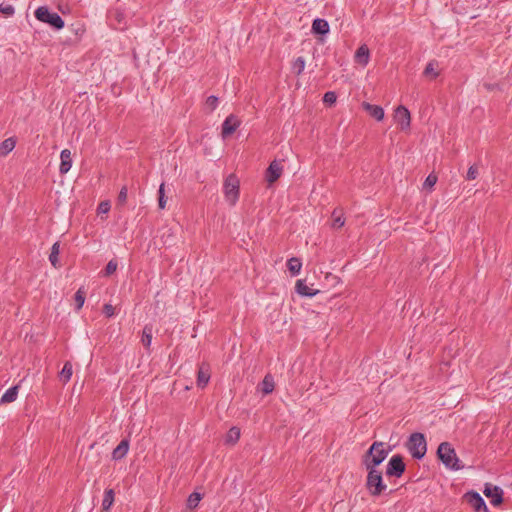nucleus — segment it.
<instances>
[{"label": "nucleus", "instance_id": "nucleus-39", "mask_svg": "<svg viewBox=\"0 0 512 512\" xmlns=\"http://www.w3.org/2000/svg\"><path fill=\"white\" fill-rule=\"evenodd\" d=\"M479 175V172H478V168L476 165H472L469 167L468 171H467V174H466V179L467 180H474L478 177Z\"/></svg>", "mask_w": 512, "mask_h": 512}, {"label": "nucleus", "instance_id": "nucleus-36", "mask_svg": "<svg viewBox=\"0 0 512 512\" xmlns=\"http://www.w3.org/2000/svg\"><path fill=\"white\" fill-rule=\"evenodd\" d=\"M332 216L334 218L333 227L341 228V227L344 226L345 219L342 217V215H337V211L336 210L333 211Z\"/></svg>", "mask_w": 512, "mask_h": 512}, {"label": "nucleus", "instance_id": "nucleus-2", "mask_svg": "<svg viewBox=\"0 0 512 512\" xmlns=\"http://www.w3.org/2000/svg\"><path fill=\"white\" fill-rule=\"evenodd\" d=\"M437 455L441 462L451 470H460L463 466L456 455L455 449L449 442H442L437 449Z\"/></svg>", "mask_w": 512, "mask_h": 512}, {"label": "nucleus", "instance_id": "nucleus-24", "mask_svg": "<svg viewBox=\"0 0 512 512\" xmlns=\"http://www.w3.org/2000/svg\"><path fill=\"white\" fill-rule=\"evenodd\" d=\"M59 253H60V243L55 242L52 245L51 252L49 255V261H50L51 265L55 268H58L60 266L59 259H58Z\"/></svg>", "mask_w": 512, "mask_h": 512}, {"label": "nucleus", "instance_id": "nucleus-3", "mask_svg": "<svg viewBox=\"0 0 512 512\" xmlns=\"http://www.w3.org/2000/svg\"><path fill=\"white\" fill-rule=\"evenodd\" d=\"M368 471L366 479V488L372 496L381 495L387 485L383 482L382 473L377 468H366Z\"/></svg>", "mask_w": 512, "mask_h": 512}, {"label": "nucleus", "instance_id": "nucleus-37", "mask_svg": "<svg viewBox=\"0 0 512 512\" xmlns=\"http://www.w3.org/2000/svg\"><path fill=\"white\" fill-rule=\"evenodd\" d=\"M164 183H162L159 187V191H158V194H159V199H158V205H159V208L160 209H164L165 206H166V200H165V195H164Z\"/></svg>", "mask_w": 512, "mask_h": 512}, {"label": "nucleus", "instance_id": "nucleus-13", "mask_svg": "<svg viewBox=\"0 0 512 512\" xmlns=\"http://www.w3.org/2000/svg\"><path fill=\"white\" fill-rule=\"evenodd\" d=\"M210 377L211 374L209 365L206 363H202L199 366L197 373V386L200 388H204L208 384Z\"/></svg>", "mask_w": 512, "mask_h": 512}, {"label": "nucleus", "instance_id": "nucleus-20", "mask_svg": "<svg viewBox=\"0 0 512 512\" xmlns=\"http://www.w3.org/2000/svg\"><path fill=\"white\" fill-rule=\"evenodd\" d=\"M259 387H260L261 392L264 395L272 393L274 390V387H275V383H274V379H273L272 375L271 374L265 375V377L263 378Z\"/></svg>", "mask_w": 512, "mask_h": 512}, {"label": "nucleus", "instance_id": "nucleus-31", "mask_svg": "<svg viewBox=\"0 0 512 512\" xmlns=\"http://www.w3.org/2000/svg\"><path fill=\"white\" fill-rule=\"evenodd\" d=\"M305 69V59L303 57H297L292 63V70L296 75H300Z\"/></svg>", "mask_w": 512, "mask_h": 512}, {"label": "nucleus", "instance_id": "nucleus-40", "mask_svg": "<svg viewBox=\"0 0 512 512\" xmlns=\"http://www.w3.org/2000/svg\"><path fill=\"white\" fill-rule=\"evenodd\" d=\"M117 269V262L110 260L105 267V275L109 276L113 274Z\"/></svg>", "mask_w": 512, "mask_h": 512}, {"label": "nucleus", "instance_id": "nucleus-16", "mask_svg": "<svg viewBox=\"0 0 512 512\" xmlns=\"http://www.w3.org/2000/svg\"><path fill=\"white\" fill-rule=\"evenodd\" d=\"M295 290L299 295L305 297H313L319 292L318 290L309 287L303 279L296 281Z\"/></svg>", "mask_w": 512, "mask_h": 512}, {"label": "nucleus", "instance_id": "nucleus-9", "mask_svg": "<svg viewBox=\"0 0 512 512\" xmlns=\"http://www.w3.org/2000/svg\"><path fill=\"white\" fill-rule=\"evenodd\" d=\"M282 172H283V165H282L281 161L273 160L266 170V175H265L266 181L269 184L274 183L281 177Z\"/></svg>", "mask_w": 512, "mask_h": 512}, {"label": "nucleus", "instance_id": "nucleus-28", "mask_svg": "<svg viewBox=\"0 0 512 512\" xmlns=\"http://www.w3.org/2000/svg\"><path fill=\"white\" fill-rule=\"evenodd\" d=\"M240 438V429L237 428V427H232L229 429L227 435H226V438H225V442L227 444H235Z\"/></svg>", "mask_w": 512, "mask_h": 512}, {"label": "nucleus", "instance_id": "nucleus-27", "mask_svg": "<svg viewBox=\"0 0 512 512\" xmlns=\"http://www.w3.org/2000/svg\"><path fill=\"white\" fill-rule=\"evenodd\" d=\"M141 342L144 345V347L147 349L151 346V343H152V327L151 326L146 325L143 328Z\"/></svg>", "mask_w": 512, "mask_h": 512}, {"label": "nucleus", "instance_id": "nucleus-30", "mask_svg": "<svg viewBox=\"0 0 512 512\" xmlns=\"http://www.w3.org/2000/svg\"><path fill=\"white\" fill-rule=\"evenodd\" d=\"M15 147V141L12 138H8L4 140L0 146V154L1 155H7L9 152H11Z\"/></svg>", "mask_w": 512, "mask_h": 512}, {"label": "nucleus", "instance_id": "nucleus-1", "mask_svg": "<svg viewBox=\"0 0 512 512\" xmlns=\"http://www.w3.org/2000/svg\"><path fill=\"white\" fill-rule=\"evenodd\" d=\"M391 448L384 442L375 441L362 458L365 468H377L388 456Z\"/></svg>", "mask_w": 512, "mask_h": 512}, {"label": "nucleus", "instance_id": "nucleus-38", "mask_svg": "<svg viewBox=\"0 0 512 512\" xmlns=\"http://www.w3.org/2000/svg\"><path fill=\"white\" fill-rule=\"evenodd\" d=\"M337 96L335 92L328 91L324 94L323 101L328 105H333L336 102Z\"/></svg>", "mask_w": 512, "mask_h": 512}, {"label": "nucleus", "instance_id": "nucleus-21", "mask_svg": "<svg viewBox=\"0 0 512 512\" xmlns=\"http://www.w3.org/2000/svg\"><path fill=\"white\" fill-rule=\"evenodd\" d=\"M72 374H73L72 363L70 361H66L64 363L62 370L59 372V380L63 384H67L71 380Z\"/></svg>", "mask_w": 512, "mask_h": 512}, {"label": "nucleus", "instance_id": "nucleus-35", "mask_svg": "<svg viewBox=\"0 0 512 512\" xmlns=\"http://www.w3.org/2000/svg\"><path fill=\"white\" fill-rule=\"evenodd\" d=\"M437 182V176L433 173L429 174L424 181L423 187L431 190Z\"/></svg>", "mask_w": 512, "mask_h": 512}, {"label": "nucleus", "instance_id": "nucleus-10", "mask_svg": "<svg viewBox=\"0 0 512 512\" xmlns=\"http://www.w3.org/2000/svg\"><path fill=\"white\" fill-rule=\"evenodd\" d=\"M468 503L473 507L475 512H489L487 505L481 495L477 492H469L466 494Z\"/></svg>", "mask_w": 512, "mask_h": 512}, {"label": "nucleus", "instance_id": "nucleus-22", "mask_svg": "<svg viewBox=\"0 0 512 512\" xmlns=\"http://www.w3.org/2000/svg\"><path fill=\"white\" fill-rule=\"evenodd\" d=\"M114 496H115V493H114L113 489L105 490L104 497H103V500H102V509L104 511L107 512V511L110 510L111 506L114 503Z\"/></svg>", "mask_w": 512, "mask_h": 512}, {"label": "nucleus", "instance_id": "nucleus-32", "mask_svg": "<svg viewBox=\"0 0 512 512\" xmlns=\"http://www.w3.org/2000/svg\"><path fill=\"white\" fill-rule=\"evenodd\" d=\"M85 296H86V291L84 290L83 287L79 288L77 290V292L75 293V303H76V310H80L83 305H84V302H85Z\"/></svg>", "mask_w": 512, "mask_h": 512}, {"label": "nucleus", "instance_id": "nucleus-33", "mask_svg": "<svg viewBox=\"0 0 512 512\" xmlns=\"http://www.w3.org/2000/svg\"><path fill=\"white\" fill-rule=\"evenodd\" d=\"M0 13L3 14L6 17H11L15 13V8L11 4H0Z\"/></svg>", "mask_w": 512, "mask_h": 512}, {"label": "nucleus", "instance_id": "nucleus-26", "mask_svg": "<svg viewBox=\"0 0 512 512\" xmlns=\"http://www.w3.org/2000/svg\"><path fill=\"white\" fill-rule=\"evenodd\" d=\"M437 66H438L437 62H435V61L429 62L424 69V72H423L424 76L429 77L431 79L437 78L439 75V72L437 71Z\"/></svg>", "mask_w": 512, "mask_h": 512}, {"label": "nucleus", "instance_id": "nucleus-18", "mask_svg": "<svg viewBox=\"0 0 512 512\" xmlns=\"http://www.w3.org/2000/svg\"><path fill=\"white\" fill-rule=\"evenodd\" d=\"M370 58V52L366 45H361L356 53H355V60L357 63L366 66L369 62Z\"/></svg>", "mask_w": 512, "mask_h": 512}, {"label": "nucleus", "instance_id": "nucleus-25", "mask_svg": "<svg viewBox=\"0 0 512 512\" xmlns=\"http://www.w3.org/2000/svg\"><path fill=\"white\" fill-rule=\"evenodd\" d=\"M18 395V387L13 386L6 390V392L1 397V403H11L16 400Z\"/></svg>", "mask_w": 512, "mask_h": 512}, {"label": "nucleus", "instance_id": "nucleus-14", "mask_svg": "<svg viewBox=\"0 0 512 512\" xmlns=\"http://www.w3.org/2000/svg\"><path fill=\"white\" fill-rule=\"evenodd\" d=\"M362 108L369 113V115L376 121H382L384 119V110L379 105H373L368 102L362 103Z\"/></svg>", "mask_w": 512, "mask_h": 512}, {"label": "nucleus", "instance_id": "nucleus-23", "mask_svg": "<svg viewBox=\"0 0 512 512\" xmlns=\"http://www.w3.org/2000/svg\"><path fill=\"white\" fill-rule=\"evenodd\" d=\"M288 270L291 272L293 276H296L300 273L302 268V262L299 258L292 257L287 261Z\"/></svg>", "mask_w": 512, "mask_h": 512}, {"label": "nucleus", "instance_id": "nucleus-41", "mask_svg": "<svg viewBox=\"0 0 512 512\" xmlns=\"http://www.w3.org/2000/svg\"><path fill=\"white\" fill-rule=\"evenodd\" d=\"M109 210H110L109 202H101L97 208V211L99 214H106L109 212Z\"/></svg>", "mask_w": 512, "mask_h": 512}, {"label": "nucleus", "instance_id": "nucleus-6", "mask_svg": "<svg viewBox=\"0 0 512 512\" xmlns=\"http://www.w3.org/2000/svg\"><path fill=\"white\" fill-rule=\"evenodd\" d=\"M223 190L226 201L230 205H235L239 198V180L234 174L226 177Z\"/></svg>", "mask_w": 512, "mask_h": 512}, {"label": "nucleus", "instance_id": "nucleus-43", "mask_svg": "<svg viewBox=\"0 0 512 512\" xmlns=\"http://www.w3.org/2000/svg\"><path fill=\"white\" fill-rule=\"evenodd\" d=\"M127 200V187L124 186L121 188L119 195H118V201L120 203H125Z\"/></svg>", "mask_w": 512, "mask_h": 512}, {"label": "nucleus", "instance_id": "nucleus-12", "mask_svg": "<svg viewBox=\"0 0 512 512\" xmlns=\"http://www.w3.org/2000/svg\"><path fill=\"white\" fill-rule=\"evenodd\" d=\"M484 494L486 497L491 499V504L494 506H498L503 501V491L498 486H489L486 485L484 489Z\"/></svg>", "mask_w": 512, "mask_h": 512}, {"label": "nucleus", "instance_id": "nucleus-5", "mask_svg": "<svg viewBox=\"0 0 512 512\" xmlns=\"http://www.w3.org/2000/svg\"><path fill=\"white\" fill-rule=\"evenodd\" d=\"M35 17L37 20L47 23L57 30L62 29L65 25L64 20L59 14L56 12H50L45 6H40L35 10Z\"/></svg>", "mask_w": 512, "mask_h": 512}, {"label": "nucleus", "instance_id": "nucleus-17", "mask_svg": "<svg viewBox=\"0 0 512 512\" xmlns=\"http://www.w3.org/2000/svg\"><path fill=\"white\" fill-rule=\"evenodd\" d=\"M129 450V440L123 439L121 442L116 446V448L112 452V457L115 460L122 459L126 456Z\"/></svg>", "mask_w": 512, "mask_h": 512}, {"label": "nucleus", "instance_id": "nucleus-34", "mask_svg": "<svg viewBox=\"0 0 512 512\" xmlns=\"http://www.w3.org/2000/svg\"><path fill=\"white\" fill-rule=\"evenodd\" d=\"M218 102V97L211 95L207 98L205 106L209 110V112H212L217 108Z\"/></svg>", "mask_w": 512, "mask_h": 512}, {"label": "nucleus", "instance_id": "nucleus-7", "mask_svg": "<svg viewBox=\"0 0 512 512\" xmlns=\"http://www.w3.org/2000/svg\"><path fill=\"white\" fill-rule=\"evenodd\" d=\"M405 471V463L400 455H393L387 466L386 475L390 477H400Z\"/></svg>", "mask_w": 512, "mask_h": 512}, {"label": "nucleus", "instance_id": "nucleus-42", "mask_svg": "<svg viewBox=\"0 0 512 512\" xmlns=\"http://www.w3.org/2000/svg\"><path fill=\"white\" fill-rule=\"evenodd\" d=\"M103 312L108 318H110L114 316L115 308L111 304H105L103 307Z\"/></svg>", "mask_w": 512, "mask_h": 512}, {"label": "nucleus", "instance_id": "nucleus-8", "mask_svg": "<svg viewBox=\"0 0 512 512\" xmlns=\"http://www.w3.org/2000/svg\"><path fill=\"white\" fill-rule=\"evenodd\" d=\"M394 119L402 130L409 129L411 124V116L409 110L405 106H398L394 113Z\"/></svg>", "mask_w": 512, "mask_h": 512}, {"label": "nucleus", "instance_id": "nucleus-11", "mask_svg": "<svg viewBox=\"0 0 512 512\" xmlns=\"http://www.w3.org/2000/svg\"><path fill=\"white\" fill-rule=\"evenodd\" d=\"M240 123V120L235 115H229L222 124V137L227 138L232 135L240 126Z\"/></svg>", "mask_w": 512, "mask_h": 512}, {"label": "nucleus", "instance_id": "nucleus-15", "mask_svg": "<svg viewBox=\"0 0 512 512\" xmlns=\"http://www.w3.org/2000/svg\"><path fill=\"white\" fill-rule=\"evenodd\" d=\"M60 174H66L72 167V155L69 149H64L60 153Z\"/></svg>", "mask_w": 512, "mask_h": 512}, {"label": "nucleus", "instance_id": "nucleus-19", "mask_svg": "<svg viewBox=\"0 0 512 512\" xmlns=\"http://www.w3.org/2000/svg\"><path fill=\"white\" fill-rule=\"evenodd\" d=\"M312 31L315 34L325 35L329 32V24L324 19L316 18L312 24Z\"/></svg>", "mask_w": 512, "mask_h": 512}, {"label": "nucleus", "instance_id": "nucleus-4", "mask_svg": "<svg viewBox=\"0 0 512 512\" xmlns=\"http://www.w3.org/2000/svg\"><path fill=\"white\" fill-rule=\"evenodd\" d=\"M406 447L415 459H422L427 451V443L424 434L415 432L412 433L406 443Z\"/></svg>", "mask_w": 512, "mask_h": 512}, {"label": "nucleus", "instance_id": "nucleus-29", "mask_svg": "<svg viewBox=\"0 0 512 512\" xmlns=\"http://www.w3.org/2000/svg\"><path fill=\"white\" fill-rule=\"evenodd\" d=\"M201 499H202V495L200 493H198V492L191 493L187 499V507L191 510L195 509L199 505V502L201 501Z\"/></svg>", "mask_w": 512, "mask_h": 512}]
</instances>
